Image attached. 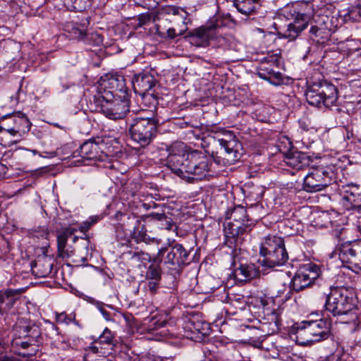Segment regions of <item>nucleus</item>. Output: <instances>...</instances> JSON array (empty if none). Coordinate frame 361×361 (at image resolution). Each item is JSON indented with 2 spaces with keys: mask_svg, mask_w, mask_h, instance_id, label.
I'll return each mask as SVG.
<instances>
[{
  "mask_svg": "<svg viewBox=\"0 0 361 361\" xmlns=\"http://www.w3.org/2000/svg\"><path fill=\"white\" fill-rule=\"evenodd\" d=\"M302 4H297L294 6H286L279 13L281 20L293 21V23L302 21L309 23L311 16L302 12Z\"/></svg>",
  "mask_w": 361,
  "mask_h": 361,
  "instance_id": "nucleus-16",
  "label": "nucleus"
},
{
  "mask_svg": "<svg viewBox=\"0 0 361 361\" xmlns=\"http://www.w3.org/2000/svg\"><path fill=\"white\" fill-rule=\"evenodd\" d=\"M286 164L297 170H300L309 164L308 157L303 152H295L288 154L285 158Z\"/></svg>",
  "mask_w": 361,
  "mask_h": 361,
  "instance_id": "nucleus-27",
  "label": "nucleus"
},
{
  "mask_svg": "<svg viewBox=\"0 0 361 361\" xmlns=\"http://www.w3.org/2000/svg\"><path fill=\"white\" fill-rule=\"evenodd\" d=\"M6 167L4 164L0 163V178H3L5 174Z\"/></svg>",
  "mask_w": 361,
  "mask_h": 361,
  "instance_id": "nucleus-54",
  "label": "nucleus"
},
{
  "mask_svg": "<svg viewBox=\"0 0 361 361\" xmlns=\"http://www.w3.org/2000/svg\"><path fill=\"white\" fill-rule=\"evenodd\" d=\"M183 329L185 336L190 339L200 338L201 336L209 335L211 329L208 322L200 319L197 315H192L183 323Z\"/></svg>",
  "mask_w": 361,
  "mask_h": 361,
  "instance_id": "nucleus-12",
  "label": "nucleus"
},
{
  "mask_svg": "<svg viewBox=\"0 0 361 361\" xmlns=\"http://www.w3.org/2000/svg\"><path fill=\"white\" fill-rule=\"evenodd\" d=\"M310 32H312V33L316 34V33H317V27H316V26H313V27H311V29H310Z\"/></svg>",
  "mask_w": 361,
  "mask_h": 361,
  "instance_id": "nucleus-57",
  "label": "nucleus"
},
{
  "mask_svg": "<svg viewBox=\"0 0 361 361\" xmlns=\"http://www.w3.org/2000/svg\"><path fill=\"white\" fill-rule=\"evenodd\" d=\"M77 229L73 227H66L57 234V251L59 257L68 256L71 255L65 251L68 239L76 232Z\"/></svg>",
  "mask_w": 361,
  "mask_h": 361,
  "instance_id": "nucleus-26",
  "label": "nucleus"
},
{
  "mask_svg": "<svg viewBox=\"0 0 361 361\" xmlns=\"http://www.w3.org/2000/svg\"><path fill=\"white\" fill-rule=\"evenodd\" d=\"M92 227V226L87 221L82 223V224L79 227V230L82 233H87V231Z\"/></svg>",
  "mask_w": 361,
  "mask_h": 361,
  "instance_id": "nucleus-49",
  "label": "nucleus"
},
{
  "mask_svg": "<svg viewBox=\"0 0 361 361\" xmlns=\"http://www.w3.org/2000/svg\"><path fill=\"white\" fill-rule=\"evenodd\" d=\"M227 219L233 221H228L224 224V243L228 247L233 250H241L244 242L243 234L250 227L252 223H249L247 210L243 206L235 207Z\"/></svg>",
  "mask_w": 361,
  "mask_h": 361,
  "instance_id": "nucleus-2",
  "label": "nucleus"
},
{
  "mask_svg": "<svg viewBox=\"0 0 361 361\" xmlns=\"http://www.w3.org/2000/svg\"><path fill=\"white\" fill-rule=\"evenodd\" d=\"M260 302L262 305V312L259 315V329L265 335L277 333L281 326V310L269 307V305L273 302L272 298H262Z\"/></svg>",
  "mask_w": 361,
  "mask_h": 361,
  "instance_id": "nucleus-7",
  "label": "nucleus"
},
{
  "mask_svg": "<svg viewBox=\"0 0 361 361\" xmlns=\"http://www.w3.org/2000/svg\"><path fill=\"white\" fill-rule=\"evenodd\" d=\"M307 84L305 97L311 106L329 108L337 101V89L334 85L328 82Z\"/></svg>",
  "mask_w": 361,
  "mask_h": 361,
  "instance_id": "nucleus-5",
  "label": "nucleus"
},
{
  "mask_svg": "<svg viewBox=\"0 0 361 361\" xmlns=\"http://www.w3.org/2000/svg\"><path fill=\"white\" fill-rule=\"evenodd\" d=\"M339 258L343 263L358 264L357 259L361 258V241L343 245L339 250Z\"/></svg>",
  "mask_w": 361,
  "mask_h": 361,
  "instance_id": "nucleus-15",
  "label": "nucleus"
},
{
  "mask_svg": "<svg viewBox=\"0 0 361 361\" xmlns=\"http://www.w3.org/2000/svg\"><path fill=\"white\" fill-rule=\"evenodd\" d=\"M6 116H4L1 118V121L0 123V133H2L3 131L7 132L8 133V123L6 121Z\"/></svg>",
  "mask_w": 361,
  "mask_h": 361,
  "instance_id": "nucleus-46",
  "label": "nucleus"
},
{
  "mask_svg": "<svg viewBox=\"0 0 361 361\" xmlns=\"http://www.w3.org/2000/svg\"><path fill=\"white\" fill-rule=\"evenodd\" d=\"M114 338V336L112 332L108 328H105L99 337V342L100 343L110 345L113 343Z\"/></svg>",
  "mask_w": 361,
  "mask_h": 361,
  "instance_id": "nucleus-44",
  "label": "nucleus"
},
{
  "mask_svg": "<svg viewBox=\"0 0 361 361\" xmlns=\"http://www.w3.org/2000/svg\"><path fill=\"white\" fill-rule=\"evenodd\" d=\"M182 27L176 29V28H169L167 30L168 37L173 39L176 36L182 35L185 32L187 31L188 28L186 27V24H182Z\"/></svg>",
  "mask_w": 361,
  "mask_h": 361,
  "instance_id": "nucleus-45",
  "label": "nucleus"
},
{
  "mask_svg": "<svg viewBox=\"0 0 361 361\" xmlns=\"http://www.w3.org/2000/svg\"><path fill=\"white\" fill-rule=\"evenodd\" d=\"M235 277L240 281H250L257 275V271L252 264H240L234 271Z\"/></svg>",
  "mask_w": 361,
  "mask_h": 361,
  "instance_id": "nucleus-28",
  "label": "nucleus"
},
{
  "mask_svg": "<svg viewBox=\"0 0 361 361\" xmlns=\"http://www.w3.org/2000/svg\"><path fill=\"white\" fill-rule=\"evenodd\" d=\"M100 220V218L99 216H92L88 219L87 221L89 224L92 226L96 223H97Z\"/></svg>",
  "mask_w": 361,
  "mask_h": 361,
  "instance_id": "nucleus-50",
  "label": "nucleus"
},
{
  "mask_svg": "<svg viewBox=\"0 0 361 361\" xmlns=\"http://www.w3.org/2000/svg\"><path fill=\"white\" fill-rule=\"evenodd\" d=\"M106 77V79L104 80L102 84L106 91H112L113 94L117 91L121 92L126 91V79L123 75L114 73H109Z\"/></svg>",
  "mask_w": 361,
  "mask_h": 361,
  "instance_id": "nucleus-23",
  "label": "nucleus"
},
{
  "mask_svg": "<svg viewBox=\"0 0 361 361\" xmlns=\"http://www.w3.org/2000/svg\"><path fill=\"white\" fill-rule=\"evenodd\" d=\"M325 307L334 316L350 314L352 322L357 319V315L351 312L355 307V293L352 288L344 286L331 288L326 297Z\"/></svg>",
  "mask_w": 361,
  "mask_h": 361,
  "instance_id": "nucleus-3",
  "label": "nucleus"
},
{
  "mask_svg": "<svg viewBox=\"0 0 361 361\" xmlns=\"http://www.w3.org/2000/svg\"><path fill=\"white\" fill-rule=\"evenodd\" d=\"M275 25V28L278 30V34L283 38H289L290 39H295L300 33L304 30L307 24H300L298 26H295V24H284V28L286 30L282 32L281 30H279V28L276 27V24H274Z\"/></svg>",
  "mask_w": 361,
  "mask_h": 361,
  "instance_id": "nucleus-32",
  "label": "nucleus"
},
{
  "mask_svg": "<svg viewBox=\"0 0 361 361\" xmlns=\"http://www.w3.org/2000/svg\"><path fill=\"white\" fill-rule=\"evenodd\" d=\"M147 232L145 226L141 224L140 221H137V225L134 227L133 238L137 243L144 242L147 244L155 243L156 245L161 243V239L150 238Z\"/></svg>",
  "mask_w": 361,
  "mask_h": 361,
  "instance_id": "nucleus-29",
  "label": "nucleus"
},
{
  "mask_svg": "<svg viewBox=\"0 0 361 361\" xmlns=\"http://www.w3.org/2000/svg\"><path fill=\"white\" fill-rule=\"evenodd\" d=\"M88 0H65L66 5L75 11H84L87 6Z\"/></svg>",
  "mask_w": 361,
  "mask_h": 361,
  "instance_id": "nucleus-40",
  "label": "nucleus"
},
{
  "mask_svg": "<svg viewBox=\"0 0 361 361\" xmlns=\"http://www.w3.org/2000/svg\"><path fill=\"white\" fill-rule=\"evenodd\" d=\"M153 220L161 229L170 230L173 225L172 219L164 214H156L153 216Z\"/></svg>",
  "mask_w": 361,
  "mask_h": 361,
  "instance_id": "nucleus-38",
  "label": "nucleus"
},
{
  "mask_svg": "<svg viewBox=\"0 0 361 361\" xmlns=\"http://www.w3.org/2000/svg\"><path fill=\"white\" fill-rule=\"evenodd\" d=\"M361 202V195L345 190L342 194L341 204L343 208L348 211L353 209L355 207H358Z\"/></svg>",
  "mask_w": 361,
  "mask_h": 361,
  "instance_id": "nucleus-31",
  "label": "nucleus"
},
{
  "mask_svg": "<svg viewBox=\"0 0 361 361\" xmlns=\"http://www.w3.org/2000/svg\"><path fill=\"white\" fill-rule=\"evenodd\" d=\"M166 314H156L154 316L145 319V325L147 326L146 330L152 332L166 325L167 322Z\"/></svg>",
  "mask_w": 361,
  "mask_h": 361,
  "instance_id": "nucleus-33",
  "label": "nucleus"
},
{
  "mask_svg": "<svg viewBox=\"0 0 361 361\" xmlns=\"http://www.w3.org/2000/svg\"><path fill=\"white\" fill-rule=\"evenodd\" d=\"M105 143L100 140H89L81 145L79 150L75 151L73 157H80L83 159L103 161L106 157L104 152Z\"/></svg>",
  "mask_w": 361,
  "mask_h": 361,
  "instance_id": "nucleus-11",
  "label": "nucleus"
},
{
  "mask_svg": "<svg viewBox=\"0 0 361 361\" xmlns=\"http://www.w3.org/2000/svg\"><path fill=\"white\" fill-rule=\"evenodd\" d=\"M6 121H11L13 126H9L8 133L13 136L22 137L31 128V123L25 114L18 111L12 115H6Z\"/></svg>",
  "mask_w": 361,
  "mask_h": 361,
  "instance_id": "nucleus-13",
  "label": "nucleus"
},
{
  "mask_svg": "<svg viewBox=\"0 0 361 361\" xmlns=\"http://www.w3.org/2000/svg\"><path fill=\"white\" fill-rule=\"evenodd\" d=\"M155 85L154 76L149 73H139L133 80V88L137 94L149 92Z\"/></svg>",
  "mask_w": 361,
  "mask_h": 361,
  "instance_id": "nucleus-22",
  "label": "nucleus"
},
{
  "mask_svg": "<svg viewBox=\"0 0 361 361\" xmlns=\"http://www.w3.org/2000/svg\"><path fill=\"white\" fill-rule=\"evenodd\" d=\"M281 58L278 54H268L263 57L257 67L259 77L275 86L283 84V76L281 73L276 70L279 68Z\"/></svg>",
  "mask_w": 361,
  "mask_h": 361,
  "instance_id": "nucleus-8",
  "label": "nucleus"
},
{
  "mask_svg": "<svg viewBox=\"0 0 361 361\" xmlns=\"http://www.w3.org/2000/svg\"><path fill=\"white\" fill-rule=\"evenodd\" d=\"M217 27V24H213L212 26L206 27L204 25L197 29L189 32L186 37L190 39V42L199 46L204 47L209 43V41L213 37V32Z\"/></svg>",
  "mask_w": 361,
  "mask_h": 361,
  "instance_id": "nucleus-18",
  "label": "nucleus"
},
{
  "mask_svg": "<svg viewBox=\"0 0 361 361\" xmlns=\"http://www.w3.org/2000/svg\"><path fill=\"white\" fill-rule=\"evenodd\" d=\"M20 337L25 339L20 341L17 339L13 341V345H20L22 348H27L30 345L37 342V338L39 337V329L37 326H19Z\"/></svg>",
  "mask_w": 361,
  "mask_h": 361,
  "instance_id": "nucleus-21",
  "label": "nucleus"
},
{
  "mask_svg": "<svg viewBox=\"0 0 361 361\" xmlns=\"http://www.w3.org/2000/svg\"><path fill=\"white\" fill-rule=\"evenodd\" d=\"M158 123L154 117H136L130 126V137L141 147L148 145L157 133Z\"/></svg>",
  "mask_w": 361,
  "mask_h": 361,
  "instance_id": "nucleus-6",
  "label": "nucleus"
},
{
  "mask_svg": "<svg viewBox=\"0 0 361 361\" xmlns=\"http://www.w3.org/2000/svg\"><path fill=\"white\" fill-rule=\"evenodd\" d=\"M242 300L241 298H238V301L239 302H240V300Z\"/></svg>",
  "mask_w": 361,
  "mask_h": 361,
  "instance_id": "nucleus-63",
  "label": "nucleus"
},
{
  "mask_svg": "<svg viewBox=\"0 0 361 361\" xmlns=\"http://www.w3.org/2000/svg\"><path fill=\"white\" fill-rule=\"evenodd\" d=\"M320 274V268L316 264H301L291 280V286L294 290L299 292L312 286Z\"/></svg>",
  "mask_w": 361,
  "mask_h": 361,
  "instance_id": "nucleus-10",
  "label": "nucleus"
},
{
  "mask_svg": "<svg viewBox=\"0 0 361 361\" xmlns=\"http://www.w3.org/2000/svg\"><path fill=\"white\" fill-rule=\"evenodd\" d=\"M166 251L167 247L166 246H164L159 249L158 252L153 257H152L149 254L144 252L142 251L135 252L133 253V257H136L137 260L140 261L143 264H145L147 262H154L159 264L162 262L163 255H164Z\"/></svg>",
  "mask_w": 361,
  "mask_h": 361,
  "instance_id": "nucleus-30",
  "label": "nucleus"
},
{
  "mask_svg": "<svg viewBox=\"0 0 361 361\" xmlns=\"http://www.w3.org/2000/svg\"><path fill=\"white\" fill-rule=\"evenodd\" d=\"M83 234H84V236L81 237V238L88 240L89 237H88V235L87 234V233H83Z\"/></svg>",
  "mask_w": 361,
  "mask_h": 361,
  "instance_id": "nucleus-58",
  "label": "nucleus"
},
{
  "mask_svg": "<svg viewBox=\"0 0 361 361\" xmlns=\"http://www.w3.org/2000/svg\"><path fill=\"white\" fill-rule=\"evenodd\" d=\"M288 259V255L284 248H279L278 251L264 256L262 265L267 267L273 268L283 265Z\"/></svg>",
  "mask_w": 361,
  "mask_h": 361,
  "instance_id": "nucleus-25",
  "label": "nucleus"
},
{
  "mask_svg": "<svg viewBox=\"0 0 361 361\" xmlns=\"http://www.w3.org/2000/svg\"><path fill=\"white\" fill-rule=\"evenodd\" d=\"M142 25V24L139 23V24H138V25H139L138 27H141V25Z\"/></svg>",
  "mask_w": 361,
  "mask_h": 361,
  "instance_id": "nucleus-64",
  "label": "nucleus"
},
{
  "mask_svg": "<svg viewBox=\"0 0 361 361\" xmlns=\"http://www.w3.org/2000/svg\"><path fill=\"white\" fill-rule=\"evenodd\" d=\"M25 291V289H6L0 291V314L9 310L18 296Z\"/></svg>",
  "mask_w": 361,
  "mask_h": 361,
  "instance_id": "nucleus-24",
  "label": "nucleus"
},
{
  "mask_svg": "<svg viewBox=\"0 0 361 361\" xmlns=\"http://www.w3.org/2000/svg\"><path fill=\"white\" fill-rule=\"evenodd\" d=\"M8 123V126H13V123L11 121H7Z\"/></svg>",
  "mask_w": 361,
  "mask_h": 361,
  "instance_id": "nucleus-60",
  "label": "nucleus"
},
{
  "mask_svg": "<svg viewBox=\"0 0 361 361\" xmlns=\"http://www.w3.org/2000/svg\"><path fill=\"white\" fill-rule=\"evenodd\" d=\"M0 361H20L18 358L14 357L0 356Z\"/></svg>",
  "mask_w": 361,
  "mask_h": 361,
  "instance_id": "nucleus-51",
  "label": "nucleus"
},
{
  "mask_svg": "<svg viewBox=\"0 0 361 361\" xmlns=\"http://www.w3.org/2000/svg\"><path fill=\"white\" fill-rule=\"evenodd\" d=\"M52 270V264L47 260H39L36 262L32 271L36 273V275L40 278L48 276Z\"/></svg>",
  "mask_w": 361,
  "mask_h": 361,
  "instance_id": "nucleus-36",
  "label": "nucleus"
},
{
  "mask_svg": "<svg viewBox=\"0 0 361 361\" xmlns=\"http://www.w3.org/2000/svg\"><path fill=\"white\" fill-rule=\"evenodd\" d=\"M145 277L146 280L161 281V269L159 264H150L146 270Z\"/></svg>",
  "mask_w": 361,
  "mask_h": 361,
  "instance_id": "nucleus-39",
  "label": "nucleus"
},
{
  "mask_svg": "<svg viewBox=\"0 0 361 361\" xmlns=\"http://www.w3.org/2000/svg\"><path fill=\"white\" fill-rule=\"evenodd\" d=\"M65 251H67L68 252H69L71 255H69L68 256L62 257L63 258H66V257L68 258V257H72L74 255V250H73V249L71 247H70L68 248H66V247H65Z\"/></svg>",
  "mask_w": 361,
  "mask_h": 361,
  "instance_id": "nucleus-53",
  "label": "nucleus"
},
{
  "mask_svg": "<svg viewBox=\"0 0 361 361\" xmlns=\"http://www.w3.org/2000/svg\"><path fill=\"white\" fill-rule=\"evenodd\" d=\"M358 264L354 265L355 267H357L361 271V257L358 258Z\"/></svg>",
  "mask_w": 361,
  "mask_h": 361,
  "instance_id": "nucleus-56",
  "label": "nucleus"
},
{
  "mask_svg": "<svg viewBox=\"0 0 361 361\" xmlns=\"http://www.w3.org/2000/svg\"><path fill=\"white\" fill-rule=\"evenodd\" d=\"M166 247V255L165 257L163 256L164 264L180 267L186 263L189 253L181 244L176 243L171 248Z\"/></svg>",
  "mask_w": 361,
  "mask_h": 361,
  "instance_id": "nucleus-14",
  "label": "nucleus"
},
{
  "mask_svg": "<svg viewBox=\"0 0 361 361\" xmlns=\"http://www.w3.org/2000/svg\"><path fill=\"white\" fill-rule=\"evenodd\" d=\"M98 309H99V310L100 311V312L102 313V316L104 317V318L106 320H107V321H111V318L110 317V313L109 312H107L103 307V304H99L98 305Z\"/></svg>",
  "mask_w": 361,
  "mask_h": 361,
  "instance_id": "nucleus-47",
  "label": "nucleus"
},
{
  "mask_svg": "<svg viewBox=\"0 0 361 361\" xmlns=\"http://www.w3.org/2000/svg\"><path fill=\"white\" fill-rule=\"evenodd\" d=\"M333 180V172L324 166L312 168L303 179V189L308 192L322 191Z\"/></svg>",
  "mask_w": 361,
  "mask_h": 361,
  "instance_id": "nucleus-9",
  "label": "nucleus"
},
{
  "mask_svg": "<svg viewBox=\"0 0 361 361\" xmlns=\"http://www.w3.org/2000/svg\"><path fill=\"white\" fill-rule=\"evenodd\" d=\"M216 133L214 142L219 148L212 152V158L197 150L187 152L183 142H175L168 147L167 162L171 171L188 181L202 180L210 176L213 161L226 166L239 160L241 144L234 134L224 128Z\"/></svg>",
  "mask_w": 361,
  "mask_h": 361,
  "instance_id": "nucleus-1",
  "label": "nucleus"
},
{
  "mask_svg": "<svg viewBox=\"0 0 361 361\" xmlns=\"http://www.w3.org/2000/svg\"><path fill=\"white\" fill-rule=\"evenodd\" d=\"M64 30L71 39L80 40L87 36L85 24H65Z\"/></svg>",
  "mask_w": 361,
  "mask_h": 361,
  "instance_id": "nucleus-34",
  "label": "nucleus"
},
{
  "mask_svg": "<svg viewBox=\"0 0 361 361\" xmlns=\"http://www.w3.org/2000/svg\"><path fill=\"white\" fill-rule=\"evenodd\" d=\"M78 240V236H74L73 238V243H76Z\"/></svg>",
  "mask_w": 361,
  "mask_h": 361,
  "instance_id": "nucleus-59",
  "label": "nucleus"
},
{
  "mask_svg": "<svg viewBox=\"0 0 361 361\" xmlns=\"http://www.w3.org/2000/svg\"><path fill=\"white\" fill-rule=\"evenodd\" d=\"M97 111L112 120L125 118L129 111L130 100L127 98H116L112 91H99L94 96Z\"/></svg>",
  "mask_w": 361,
  "mask_h": 361,
  "instance_id": "nucleus-4",
  "label": "nucleus"
},
{
  "mask_svg": "<svg viewBox=\"0 0 361 361\" xmlns=\"http://www.w3.org/2000/svg\"><path fill=\"white\" fill-rule=\"evenodd\" d=\"M141 96L142 102L146 106H152L155 107L158 104V97L154 93L149 92L139 94Z\"/></svg>",
  "mask_w": 361,
  "mask_h": 361,
  "instance_id": "nucleus-42",
  "label": "nucleus"
},
{
  "mask_svg": "<svg viewBox=\"0 0 361 361\" xmlns=\"http://www.w3.org/2000/svg\"><path fill=\"white\" fill-rule=\"evenodd\" d=\"M32 152H33V154H36L37 153L36 150H32Z\"/></svg>",
  "mask_w": 361,
  "mask_h": 361,
  "instance_id": "nucleus-62",
  "label": "nucleus"
},
{
  "mask_svg": "<svg viewBox=\"0 0 361 361\" xmlns=\"http://www.w3.org/2000/svg\"><path fill=\"white\" fill-rule=\"evenodd\" d=\"M75 320V314H66L65 312L56 313V321L59 324H69Z\"/></svg>",
  "mask_w": 361,
  "mask_h": 361,
  "instance_id": "nucleus-43",
  "label": "nucleus"
},
{
  "mask_svg": "<svg viewBox=\"0 0 361 361\" xmlns=\"http://www.w3.org/2000/svg\"><path fill=\"white\" fill-rule=\"evenodd\" d=\"M121 317L125 319V321L127 322V323H129L131 318H132V315L131 314H123V313H121Z\"/></svg>",
  "mask_w": 361,
  "mask_h": 361,
  "instance_id": "nucleus-52",
  "label": "nucleus"
},
{
  "mask_svg": "<svg viewBox=\"0 0 361 361\" xmlns=\"http://www.w3.org/2000/svg\"><path fill=\"white\" fill-rule=\"evenodd\" d=\"M164 13L169 16H173V19H166V20H174V21H183L185 23V20H187L188 16V12L182 8L176 7V6H167L164 9Z\"/></svg>",
  "mask_w": 361,
  "mask_h": 361,
  "instance_id": "nucleus-37",
  "label": "nucleus"
},
{
  "mask_svg": "<svg viewBox=\"0 0 361 361\" xmlns=\"http://www.w3.org/2000/svg\"><path fill=\"white\" fill-rule=\"evenodd\" d=\"M259 0H234V6L238 11L245 15L251 14L255 8Z\"/></svg>",
  "mask_w": 361,
  "mask_h": 361,
  "instance_id": "nucleus-35",
  "label": "nucleus"
},
{
  "mask_svg": "<svg viewBox=\"0 0 361 361\" xmlns=\"http://www.w3.org/2000/svg\"><path fill=\"white\" fill-rule=\"evenodd\" d=\"M353 210L356 211L357 213L361 214V202L358 204V207H355Z\"/></svg>",
  "mask_w": 361,
  "mask_h": 361,
  "instance_id": "nucleus-55",
  "label": "nucleus"
},
{
  "mask_svg": "<svg viewBox=\"0 0 361 361\" xmlns=\"http://www.w3.org/2000/svg\"><path fill=\"white\" fill-rule=\"evenodd\" d=\"M290 334L294 335L295 341L300 345L314 343L307 321L294 324L290 329Z\"/></svg>",
  "mask_w": 361,
  "mask_h": 361,
  "instance_id": "nucleus-19",
  "label": "nucleus"
},
{
  "mask_svg": "<svg viewBox=\"0 0 361 361\" xmlns=\"http://www.w3.org/2000/svg\"><path fill=\"white\" fill-rule=\"evenodd\" d=\"M139 23H149L152 20V16L149 13H142L139 16Z\"/></svg>",
  "mask_w": 361,
  "mask_h": 361,
  "instance_id": "nucleus-48",
  "label": "nucleus"
},
{
  "mask_svg": "<svg viewBox=\"0 0 361 361\" xmlns=\"http://www.w3.org/2000/svg\"><path fill=\"white\" fill-rule=\"evenodd\" d=\"M285 244L283 238L275 235H269L266 236L261 243L259 254L264 257L269 254L278 251L279 248H284Z\"/></svg>",
  "mask_w": 361,
  "mask_h": 361,
  "instance_id": "nucleus-20",
  "label": "nucleus"
},
{
  "mask_svg": "<svg viewBox=\"0 0 361 361\" xmlns=\"http://www.w3.org/2000/svg\"><path fill=\"white\" fill-rule=\"evenodd\" d=\"M55 126H56V127H58V128H61V127L60 126V125H58V124H55Z\"/></svg>",
  "mask_w": 361,
  "mask_h": 361,
  "instance_id": "nucleus-61",
  "label": "nucleus"
},
{
  "mask_svg": "<svg viewBox=\"0 0 361 361\" xmlns=\"http://www.w3.org/2000/svg\"><path fill=\"white\" fill-rule=\"evenodd\" d=\"M314 343L327 339L330 336L331 323L329 319L307 321Z\"/></svg>",
  "mask_w": 361,
  "mask_h": 361,
  "instance_id": "nucleus-17",
  "label": "nucleus"
},
{
  "mask_svg": "<svg viewBox=\"0 0 361 361\" xmlns=\"http://www.w3.org/2000/svg\"><path fill=\"white\" fill-rule=\"evenodd\" d=\"M142 284L145 291L151 295H154L159 288L160 281L145 279L142 281Z\"/></svg>",
  "mask_w": 361,
  "mask_h": 361,
  "instance_id": "nucleus-41",
  "label": "nucleus"
}]
</instances>
